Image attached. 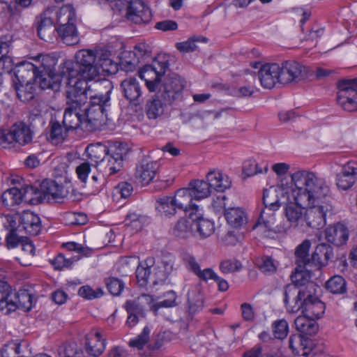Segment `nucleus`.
<instances>
[{
  "label": "nucleus",
  "mask_w": 357,
  "mask_h": 357,
  "mask_svg": "<svg viewBox=\"0 0 357 357\" xmlns=\"http://www.w3.org/2000/svg\"><path fill=\"white\" fill-rule=\"evenodd\" d=\"M78 294L84 298L91 300L102 296L103 291L100 288L94 290L91 287L86 285L79 288Z\"/></svg>",
  "instance_id": "58"
},
{
  "label": "nucleus",
  "mask_w": 357,
  "mask_h": 357,
  "mask_svg": "<svg viewBox=\"0 0 357 357\" xmlns=\"http://www.w3.org/2000/svg\"><path fill=\"white\" fill-rule=\"evenodd\" d=\"M78 258L66 259L62 254L58 255L53 260L51 261L52 264L56 270H61L63 268H68L71 266L75 261Z\"/></svg>",
  "instance_id": "60"
},
{
  "label": "nucleus",
  "mask_w": 357,
  "mask_h": 357,
  "mask_svg": "<svg viewBox=\"0 0 357 357\" xmlns=\"http://www.w3.org/2000/svg\"><path fill=\"white\" fill-rule=\"evenodd\" d=\"M305 190L306 194L296 192L298 203L307 205L305 222L310 227L320 229L326 225V216L332 210V206L326 202L330 189L324 179L318 177L314 172L312 177L308 178Z\"/></svg>",
  "instance_id": "2"
},
{
  "label": "nucleus",
  "mask_w": 357,
  "mask_h": 357,
  "mask_svg": "<svg viewBox=\"0 0 357 357\" xmlns=\"http://www.w3.org/2000/svg\"><path fill=\"white\" fill-rule=\"evenodd\" d=\"M151 271L149 267H145L143 264H139L136 269V277L139 285L144 287L151 280Z\"/></svg>",
  "instance_id": "56"
},
{
  "label": "nucleus",
  "mask_w": 357,
  "mask_h": 357,
  "mask_svg": "<svg viewBox=\"0 0 357 357\" xmlns=\"http://www.w3.org/2000/svg\"><path fill=\"white\" fill-rule=\"evenodd\" d=\"M150 9L142 0H131L127 8L126 17L137 24H148L151 20Z\"/></svg>",
  "instance_id": "15"
},
{
  "label": "nucleus",
  "mask_w": 357,
  "mask_h": 357,
  "mask_svg": "<svg viewBox=\"0 0 357 357\" xmlns=\"http://www.w3.org/2000/svg\"><path fill=\"white\" fill-rule=\"evenodd\" d=\"M122 164V154L115 150L109 151L102 162H100L98 169L105 174L112 175L121 170Z\"/></svg>",
  "instance_id": "26"
},
{
  "label": "nucleus",
  "mask_w": 357,
  "mask_h": 357,
  "mask_svg": "<svg viewBox=\"0 0 357 357\" xmlns=\"http://www.w3.org/2000/svg\"><path fill=\"white\" fill-rule=\"evenodd\" d=\"M128 57L130 59L129 60L126 59V58L123 59L121 61V68L122 70L125 71H133L137 64H138V59L136 58L135 53L128 52Z\"/></svg>",
  "instance_id": "61"
},
{
  "label": "nucleus",
  "mask_w": 357,
  "mask_h": 357,
  "mask_svg": "<svg viewBox=\"0 0 357 357\" xmlns=\"http://www.w3.org/2000/svg\"><path fill=\"white\" fill-rule=\"evenodd\" d=\"M149 334L150 329L147 326L144 327L142 332L136 338L130 341L129 345L132 347H136L138 349H142L149 342Z\"/></svg>",
  "instance_id": "57"
},
{
  "label": "nucleus",
  "mask_w": 357,
  "mask_h": 357,
  "mask_svg": "<svg viewBox=\"0 0 357 357\" xmlns=\"http://www.w3.org/2000/svg\"><path fill=\"white\" fill-rule=\"evenodd\" d=\"M87 79H77L73 86L68 87L66 91V105L75 107H84L87 99L90 100L89 105L93 98L100 99L98 105L102 106L103 112H106V107L109 106V93L112 91V83L107 79H102L100 82L95 81L89 84Z\"/></svg>",
  "instance_id": "4"
},
{
  "label": "nucleus",
  "mask_w": 357,
  "mask_h": 357,
  "mask_svg": "<svg viewBox=\"0 0 357 357\" xmlns=\"http://www.w3.org/2000/svg\"><path fill=\"white\" fill-rule=\"evenodd\" d=\"M318 286L314 282H308L307 285L299 289L294 285L286 286L284 291V302L287 309L288 305L294 303L311 301L314 298H318L316 296Z\"/></svg>",
  "instance_id": "11"
},
{
  "label": "nucleus",
  "mask_w": 357,
  "mask_h": 357,
  "mask_svg": "<svg viewBox=\"0 0 357 357\" xmlns=\"http://www.w3.org/2000/svg\"><path fill=\"white\" fill-rule=\"evenodd\" d=\"M36 66L33 63L24 61L15 68V79L13 84L35 83L37 77Z\"/></svg>",
  "instance_id": "25"
},
{
  "label": "nucleus",
  "mask_w": 357,
  "mask_h": 357,
  "mask_svg": "<svg viewBox=\"0 0 357 357\" xmlns=\"http://www.w3.org/2000/svg\"><path fill=\"white\" fill-rule=\"evenodd\" d=\"M89 159L95 162V166L98 168L100 162H102L105 157L109 153L107 147L101 144H89L86 149Z\"/></svg>",
  "instance_id": "38"
},
{
  "label": "nucleus",
  "mask_w": 357,
  "mask_h": 357,
  "mask_svg": "<svg viewBox=\"0 0 357 357\" xmlns=\"http://www.w3.org/2000/svg\"><path fill=\"white\" fill-rule=\"evenodd\" d=\"M172 199L178 210L189 212V213H195L199 211V206L192 203L194 199L188 188L178 190Z\"/></svg>",
  "instance_id": "24"
},
{
  "label": "nucleus",
  "mask_w": 357,
  "mask_h": 357,
  "mask_svg": "<svg viewBox=\"0 0 357 357\" xmlns=\"http://www.w3.org/2000/svg\"><path fill=\"white\" fill-rule=\"evenodd\" d=\"M18 98L22 102H29L35 96V83L13 84Z\"/></svg>",
  "instance_id": "44"
},
{
  "label": "nucleus",
  "mask_w": 357,
  "mask_h": 357,
  "mask_svg": "<svg viewBox=\"0 0 357 357\" xmlns=\"http://www.w3.org/2000/svg\"><path fill=\"white\" fill-rule=\"evenodd\" d=\"M55 15L57 26L75 23L76 21L75 11L71 4H66L59 9L51 8Z\"/></svg>",
  "instance_id": "34"
},
{
  "label": "nucleus",
  "mask_w": 357,
  "mask_h": 357,
  "mask_svg": "<svg viewBox=\"0 0 357 357\" xmlns=\"http://www.w3.org/2000/svg\"><path fill=\"white\" fill-rule=\"evenodd\" d=\"M357 174V164L347 162L343 166L341 172L336 176V185L339 189L347 190L355 183Z\"/></svg>",
  "instance_id": "23"
},
{
  "label": "nucleus",
  "mask_w": 357,
  "mask_h": 357,
  "mask_svg": "<svg viewBox=\"0 0 357 357\" xmlns=\"http://www.w3.org/2000/svg\"><path fill=\"white\" fill-rule=\"evenodd\" d=\"M84 338L85 350L89 355L97 357L103 353L106 347V339L102 338L100 332L92 329Z\"/></svg>",
  "instance_id": "19"
},
{
  "label": "nucleus",
  "mask_w": 357,
  "mask_h": 357,
  "mask_svg": "<svg viewBox=\"0 0 357 357\" xmlns=\"http://www.w3.org/2000/svg\"><path fill=\"white\" fill-rule=\"evenodd\" d=\"M153 274L151 275V282L153 285L163 283L169 275L160 266L153 268Z\"/></svg>",
  "instance_id": "63"
},
{
  "label": "nucleus",
  "mask_w": 357,
  "mask_h": 357,
  "mask_svg": "<svg viewBox=\"0 0 357 357\" xmlns=\"http://www.w3.org/2000/svg\"><path fill=\"white\" fill-rule=\"evenodd\" d=\"M309 268L310 267L309 266ZM310 271H311V269H309L308 266L305 268H303V265H301V268L298 266L296 272L291 275V280L294 283L292 285L301 288L307 285L308 282H313L310 280L309 273H307Z\"/></svg>",
  "instance_id": "46"
},
{
  "label": "nucleus",
  "mask_w": 357,
  "mask_h": 357,
  "mask_svg": "<svg viewBox=\"0 0 357 357\" xmlns=\"http://www.w3.org/2000/svg\"><path fill=\"white\" fill-rule=\"evenodd\" d=\"M57 59L49 54H40L36 59V71L38 73H54V68Z\"/></svg>",
  "instance_id": "40"
},
{
  "label": "nucleus",
  "mask_w": 357,
  "mask_h": 357,
  "mask_svg": "<svg viewBox=\"0 0 357 357\" xmlns=\"http://www.w3.org/2000/svg\"><path fill=\"white\" fill-rule=\"evenodd\" d=\"M158 167V164L156 162L146 159L142 160L136 169L137 180L142 185L150 183L154 179Z\"/></svg>",
  "instance_id": "20"
},
{
  "label": "nucleus",
  "mask_w": 357,
  "mask_h": 357,
  "mask_svg": "<svg viewBox=\"0 0 357 357\" xmlns=\"http://www.w3.org/2000/svg\"><path fill=\"white\" fill-rule=\"evenodd\" d=\"M326 289L331 293L342 294L346 292V281L340 275H335L331 278L326 284Z\"/></svg>",
  "instance_id": "47"
},
{
  "label": "nucleus",
  "mask_w": 357,
  "mask_h": 357,
  "mask_svg": "<svg viewBox=\"0 0 357 357\" xmlns=\"http://www.w3.org/2000/svg\"><path fill=\"white\" fill-rule=\"evenodd\" d=\"M133 191L132 186L127 182H122L115 188L114 193L119 195L122 198L129 197Z\"/></svg>",
  "instance_id": "64"
},
{
  "label": "nucleus",
  "mask_w": 357,
  "mask_h": 357,
  "mask_svg": "<svg viewBox=\"0 0 357 357\" xmlns=\"http://www.w3.org/2000/svg\"><path fill=\"white\" fill-rule=\"evenodd\" d=\"M11 297L15 303V310L17 308H22L24 311H29L31 309L33 297L27 290L20 289L17 292L13 290Z\"/></svg>",
  "instance_id": "41"
},
{
  "label": "nucleus",
  "mask_w": 357,
  "mask_h": 357,
  "mask_svg": "<svg viewBox=\"0 0 357 357\" xmlns=\"http://www.w3.org/2000/svg\"><path fill=\"white\" fill-rule=\"evenodd\" d=\"M33 135L30 128L24 123H15L7 132L0 133V145L8 148L18 144L26 145L32 142Z\"/></svg>",
  "instance_id": "9"
},
{
  "label": "nucleus",
  "mask_w": 357,
  "mask_h": 357,
  "mask_svg": "<svg viewBox=\"0 0 357 357\" xmlns=\"http://www.w3.org/2000/svg\"><path fill=\"white\" fill-rule=\"evenodd\" d=\"M310 246V241L306 239L296 248L295 252L296 257V263L298 265L299 268L301 267V265H303V268L305 266L312 267V257H310L308 255Z\"/></svg>",
  "instance_id": "42"
},
{
  "label": "nucleus",
  "mask_w": 357,
  "mask_h": 357,
  "mask_svg": "<svg viewBox=\"0 0 357 357\" xmlns=\"http://www.w3.org/2000/svg\"><path fill=\"white\" fill-rule=\"evenodd\" d=\"M205 181L211 190L213 188L219 192H224L231 186L228 176L218 169L209 171L206 176Z\"/></svg>",
  "instance_id": "28"
},
{
  "label": "nucleus",
  "mask_w": 357,
  "mask_h": 357,
  "mask_svg": "<svg viewBox=\"0 0 357 357\" xmlns=\"http://www.w3.org/2000/svg\"><path fill=\"white\" fill-rule=\"evenodd\" d=\"M333 257V250L331 245L326 243L318 245L312 255V266L326 265Z\"/></svg>",
  "instance_id": "32"
},
{
  "label": "nucleus",
  "mask_w": 357,
  "mask_h": 357,
  "mask_svg": "<svg viewBox=\"0 0 357 357\" xmlns=\"http://www.w3.org/2000/svg\"><path fill=\"white\" fill-rule=\"evenodd\" d=\"M168 68L167 60L156 58L151 64L145 65L139 73L141 79L145 81L150 91H158L166 102H172L181 95L184 81L177 74L171 73L165 76L162 82L161 77Z\"/></svg>",
  "instance_id": "3"
},
{
  "label": "nucleus",
  "mask_w": 357,
  "mask_h": 357,
  "mask_svg": "<svg viewBox=\"0 0 357 357\" xmlns=\"http://www.w3.org/2000/svg\"><path fill=\"white\" fill-rule=\"evenodd\" d=\"M155 209L161 215L170 218L176 213L177 206L174 204L172 197L165 196L156 200Z\"/></svg>",
  "instance_id": "37"
},
{
  "label": "nucleus",
  "mask_w": 357,
  "mask_h": 357,
  "mask_svg": "<svg viewBox=\"0 0 357 357\" xmlns=\"http://www.w3.org/2000/svg\"><path fill=\"white\" fill-rule=\"evenodd\" d=\"M302 309L303 314L313 319H319L325 312V304L319 298L287 305V311L295 313Z\"/></svg>",
  "instance_id": "17"
},
{
  "label": "nucleus",
  "mask_w": 357,
  "mask_h": 357,
  "mask_svg": "<svg viewBox=\"0 0 357 357\" xmlns=\"http://www.w3.org/2000/svg\"><path fill=\"white\" fill-rule=\"evenodd\" d=\"M312 172L298 170L291 174V194L294 202H289L285 206V216L290 224L295 227H302L305 222V210L307 205L298 203L296 192L299 190L301 194H306L307 178L312 177ZM302 229V228H300Z\"/></svg>",
  "instance_id": "7"
},
{
  "label": "nucleus",
  "mask_w": 357,
  "mask_h": 357,
  "mask_svg": "<svg viewBox=\"0 0 357 357\" xmlns=\"http://www.w3.org/2000/svg\"><path fill=\"white\" fill-rule=\"evenodd\" d=\"M58 81L59 77L55 73H37L35 83L38 84L42 89L56 90L59 87Z\"/></svg>",
  "instance_id": "45"
},
{
  "label": "nucleus",
  "mask_w": 357,
  "mask_h": 357,
  "mask_svg": "<svg viewBox=\"0 0 357 357\" xmlns=\"http://www.w3.org/2000/svg\"><path fill=\"white\" fill-rule=\"evenodd\" d=\"M338 105L349 112L357 110V79H342L338 83Z\"/></svg>",
  "instance_id": "10"
},
{
  "label": "nucleus",
  "mask_w": 357,
  "mask_h": 357,
  "mask_svg": "<svg viewBox=\"0 0 357 357\" xmlns=\"http://www.w3.org/2000/svg\"><path fill=\"white\" fill-rule=\"evenodd\" d=\"M63 246L68 250L75 251L83 256H89L92 253V249L75 242L66 243Z\"/></svg>",
  "instance_id": "62"
},
{
  "label": "nucleus",
  "mask_w": 357,
  "mask_h": 357,
  "mask_svg": "<svg viewBox=\"0 0 357 357\" xmlns=\"http://www.w3.org/2000/svg\"><path fill=\"white\" fill-rule=\"evenodd\" d=\"M121 91L130 104L137 106L142 102V86L136 77L123 79L121 83Z\"/></svg>",
  "instance_id": "16"
},
{
  "label": "nucleus",
  "mask_w": 357,
  "mask_h": 357,
  "mask_svg": "<svg viewBox=\"0 0 357 357\" xmlns=\"http://www.w3.org/2000/svg\"><path fill=\"white\" fill-rule=\"evenodd\" d=\"M105 284L109 292L113 296H119L124 289V283L117 278L105 279Z\"/></svg>",
  "instance_id": "53"
},
{
  "label": "nucleus",
  "mask_w": 357,
  "mask_h": 357,
  "mask_svg": "<svg viewBox=\"0 0 357 357\" xmlns=\"http://www.w3.org/2000/svg\"><path fill=\"white\" fill-rule=\"evenodd\" d=\"M20 229L30 235H37L41 229L40 218L30 211H24L20 214Z\"/></svg>",
  "instance_id": "21"
},
{
  "label": "nucleus",
  "mask_w": 357,
  "mask_h": 357,
  "mask_svg": "<svg viewBox=\"0 0 357 357\" xmlns=\"http://www.w3.org/2000/svg\"><path fill=\"white\" fill-rule=\"evenodd\" d=\"M188 301L190 313L195 314L202 309L204 301L203 296L200 293L188 292Z\"/></svg>",
  "instance_id": "50"
},
{
  "label": "nucleus",
  "mask_w": 357,
  "mask_h": 357,
  "mask_svg": "<svg viewBox=\"0 0 357 357\" xmlns=\"http://www.w3.org/2000/svg\"><path fill=\"white\" fill-rule=\"evenodd\" d=\"M66 128H62L61 125L58 122H53L51 126L50 135L52 140L55 141L56 143L61 142L67 136Z\"/></svg>",
  "instance_id": "54"
},
{
  "label": "nucleus",
  "mask_w": 357,
  "mask_h": 357,
  "mask_svg": "<svg viewBox=\"0 0 357 357\" xmlns=\"http://www.w3.org/2000/svg\"><path fill=\"white\" fill-rule=\"evenodd\" d=\"M325 236L329 243L336 246H340L347 241L349 232L344 225L337 223L326 229Z\"/></svg>",
  "instance_id": "27"
},
{
  "label": "nucleus",
  "mask_w": 357,
  "mask_h": 357,
  "mask_svg": "<svg viewBox=\"0 0 357 357\" xmlns=\"http://www.w3.org/2000/svg\"><path fill=\"white\" fill-rule=\"evenodd\" d=\"M291 192V185L284 183V180H281V183L278 186H271L268 189L264 190L263 203L265 209L260 213L259 218L253 228H259L260 231L265 236L271 238H274V234L286 233L289 229V226L284 224L278 225L273 227V211L278 209L282 204L281 198H284V194Z\"/></svg>",
  "instance_id": "5"
},
{
  "label": "nucleus",
  "mask_w": 357,
  "mask_h": 357,
  "mask_svg": "<svg viewBox=\"0 0 357 357\" xmlns=\"http://www.w3.org/2000/svg\"><path fill=\"white\" fill-rule=\"evenodd\" d=\"M191 224L188 220L181 218L177 221L173 228V234L181 238H186L191 234Z\"/></svg>",
  "instance_id": "49"
},
{
  "label": "nucleus",
  "mask_w": 357,
  "mask_h": 357,
  "mask_svg": "<svg viewBox=\"0 0 357 357\" xmlns=\"http://www.w3.org/2000/svg\"><path fill=\"white\" fill-rule=\"evenodd\" d=\"M279 68L280 84L298 83L308 77V68L296 61L282 62Z\"/></svg>",
  "instance_id": "12"
},
{
  "label": "nucleus",
  "mask_w": 357,
  "mask_h": 357,
  "mask_svg": "<svg viewBox=\"0 0 357 357\" xmlns=\"http://www.w3.org/2000/svg\"><path fill=\"white\" fill-rule=\"evenodd\" d=\"M208 39L205 37L195 36L192 38H190L186 41L177 43L176 44V47L182 53H189L197 50V42L206 43Z\"/></svg>",
  "instance_id": "48"
},
{
  "label": "nucleus",
  "mask_w": 357,
  "mask_h": 357,
  "mask_svg": "<svg viewBox=\"0 0 357 357\" xmlns=\"http://www.w3.org/2000/svg\"><path fill=\"white\" fill-rule=\"evenodd\" d=\"M225 217L228 224L234 228H241L248 222L246 213L240 207L225 209Z\"/></svg>",
  "instance_id": "33"
},
{
  "label": "nucleus",
  "mask_w": 357,
  "mask_h": 357,
  "mask_svg": "<svg viewBox=\"0 0 357 357\" xmlns=\"http://www.w3.org/2000/svg\"><path fill=\"white\" fill-rule=\"evenodd\" d=\"M13 290L4 281L0 280V310L5 314L15 311V303L12 300Z\"/></svg>",
  "instance_id": "30"
},
{
  "label": "nucleus",
  "mask_w": 357,
  "mask_h": 357,
  "mask_svg": "<svg viewBox=\"0 0 357 357\" xmlns=\"http://www.w3.org/2000/svg\"><path fill=\"white\" fill-rule=\"evenodd\" d=\"M201 210L195 213H189V218L192 220L191 227L201 238H205L210 236L214 231L213 222L208 219L203 218Z\"/></svg>",
  "instance_id": "22"
},
{
  "label": "nucleus",
  "mask_w": 357,
  "mask_h": 357,
  "mask_svg": "<svg viewBox=\"0 0 357 357\" xmlns=\"http://www.w3.org/2000/svg\"><path fill=\"white\" fill-rule=\"evenodd\" d=\"M110 56V52L105 50H79L75 54L76 61L68 60L63 63L61 73L69 79L80 76L89 81H98L102 73L112 75L118 71L117 63Z\"/></svg>",
  "instance_id": "1"
},
{
  "label": "nucleus",
  "mask_w": 357,
  "mask_h": 357,
  "mask_svg": "<svg viewBox=\"0 0 357 357\" xmlns=\"http://www.w3.org/2000/svg\"><path fill=\"white\" fill-rule=\"evenodd\" d=\"M3 227L9 231L21 232L20 229V215L8 214L1 217Z\"/></svg>",
  "instance_id": "51"
},
{
  "label": "nucleus",
  "mask_w": 357,
  "mask_h": 357,
  "mask_svg": "<svg viewBox=\"0 0 357 357\" xmlns=\"http://www.w3.org/2000/svg\"><path fill=\"white\" fill-rule=\"evenodd\" d=\"M188 188L195 200L205 199L210 196L211 190L204 180H195L189 183Z\"/></svg>",
  "instance_id": "39"
},
{
  "label": "nucleus",
  "mask_w": 357,
  "mask_h": 357,
  "mask_svg": "<svg viewBox=\"0 0 357 357\" xmlns=\"http://www.w3.org/2000/svg\"><path fill=\"white\" fill-rule=\"evenodd\" d=\"M99 102V98H93L84 108L67 105L63 119L66 130L80 128L84 132H91L104 124L107 120V114L103 112L102 106L98 105Z\"/></svg>",
  "instance_id": "6"
},
{
  "label": "nucleus",
  "mask_w": 357,
  "mask_h": 357,
  "mask_svg": "<svg viewBox=\"0 0 357 357\" xmlns=\"http://www.w3.org/2000/svg\"><path fill=\"white\" fill-rule=\"evenodd\" d=\"M34 192L35 187L32 185H26L22 189L11 188L3 192L1 199L3 204L7 206L18 205L22 202L32 204Z\"/></svg>",
  "instance_id": "13"
},
{
  "label": "nucleus",
  "mask_w": 357,
  "mask_h": 357,
  "mask_svg": "<svg viewBox=\"0 0 357 357\" xmlns=\"http://www.w3.org/2000/svg\"><path fill=\"white\" fill-rule=\"evenodd\" d=\"M53 10L47 9L38 17L37 32L38 36L43 40L49 42L52 40L56 27L52 18Z\"/></svg>",
  "instance_id": "18"
},
{
  "label": "nucleus",
  "mask_w": 357,
  "mask_h": 357,
  "mask_svg": "<svg viewBox=\"0 0 357 357\" xmlns=\"http://www.w3.org/2000/svg\"><path fill=\"white\" fill-rule=\"evenodd\" d=\"M261 66L257 75L261 85L265 89H272L277 83H280L279 64L275 63L261 65L255 63L254 68Z\"/></svg>",
  "instance_id": "14"
},
{
  "label": "nucleus",
  "mask_w": 357,
  "mask_h": 357,
  "mask_svg": "<svg viewBox=\"0 0 357 357\" xmlns=\"http://www.w3.org/2000/svg\"><path fill=\"white\" fill-rule=\"evenodd\" d=\"M241 263L236 259H226L220 264V268L224 273H230L241 270Z\"/></svg>",
  "instance_id": "59"
},
{
  "label": "nucleus",
  "mask_w": 357,
  "mask_h": 357,
  "mask_svg": "<svg viewBox=\"0 0 357 357\" xmlns=\"http://www.w3.org/2000/svg\"><path fill=\"white\" fill-rule=\"evenodd\" d=\"M273 333L275 338L284 339L289 331V325L285 319H279L272 324Z\"/></svg>",
  "instance_id": "52"
},
{
  "label": "nucleus",
  "mask_w": 357,
  "mask_h": 357,
  "mask_svg": "<svg viewBox=\"0 0 357 357\" xmlns=\"http://www.w3.org/2000/svg\"><path fill=\"white\" fill-rule=\"evenodd\" d=\"M56 32L61 40L67 45H75L79 43L80 38L75 23L59 26Z\"/></svg>",
  "instance_id": "31"
},
{
  "label": "nucleus",
  "mask_w": 357,
  "mask_h": 357,
  "mask_svg": "<svg viewBox=\"0 0 357 357\" xmlns=\"http://www.w3.org/2000/svg\"><path fill=\"white\" fill-rule=\"evenodd\" d=\"M257 264L259 269L266 274H273L276 271L277 266L271 257H262Z\"/></svg>",
  "instance_id": "55"
},
{
  "label": "nucleus",
  "mask_w": 357,
  "mask_h": 357,
  "mask_svg": "<svg viewBox=\"0 0 357 357\" xmlns=\"http://www.w3.org/2000/svg\"><path fill=\"white\" fill-rule=\"evenodd\" d=\"M296 331L303 335H312L318 331V325L316 321L307 316H299L294 320Z\"/></svg>",
  "instance_id": "35"
},
{
  "label": "nucleus",
  "mask_w": 357,
  "mask_h": 357,
  "mask_svg": "<svg viewBox=\"0 0 357 357\" xmlns=\"http://www.w3.org/2000/svg\"><path fill=\"white\" fill-rule=\"evenodd\" d=\"M172 102H166L158 92L153 97L149 99L145 106L146 116L150 119H155L163 114L165 107Z\"/></svg>",
  "instance_id": "29"
},
{
  "label": "nucleus",
  "mask_w": 357,
  "mask_h": 357,
  "mask_svg": "<svg viewBox=\"0 0 357 357\" xmlns=\"http://www.w3.org/2000/svg\"><path fill=\"white\" fill-rule=\"evenodd\" d=\"M153 298L148 294H142L139 296L136 300L127 301L125 307L128 313H132L144 317V303L147 304L151 303Z\"/></svg>",
  "instance_id": "36"
},
{
  "label": "nucleus",
  "mask_w": 357,
  "mask_h": 357,
  "mask_svg": "<svg viewBox=\"0 0 357 357\" xmlns=\"http://www.w3.org/2000/svg\"><path fill=\"white\" fill-rule=\"evenodd\" d=\"M268 169L266 162L257 163L252 158L246 160L243 164V173L248 177L266 172Z\"/></svg>",
  "instance_id": "43"
},
{
  "label": "nucleus",
  "mask_w": 357,
  "mask_h": 357,
  "mask_svg": "<svg viewBox=\"0 0 357 357\" xmlns=\"http://www.w3.org/2000/svg\"><path fill=\"white\" fill-rule=\"evenodd\" d=\"M70 190H73V188L69 182H66L65 184H59L55 181L44 180L40 184L39 189L35 187L32 204L49 202L52 199L61 202L68 197Z\"/></svg>",
  "instance_id": "8"
}]
</instances>
